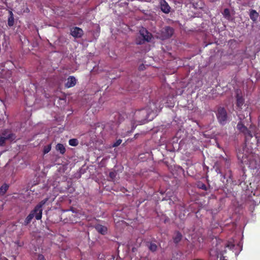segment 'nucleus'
<instances>
[{
    "instance_id": "obj_10",
    "label": "nucleus",
    "mask_w": 260,
    "mask_h": 260,
    "mask_svg": "<svg viewBox=\"0 0 260 260\" xmlns=\"http://www.w3.org/2000/svg\"><path fill=\"white\" fill-rule=\"evenodd\" d=\"M70 34L75 38H80L83 36L84 32L82 28L75 26L71 28Z\"/></svg>"
},
{
    "instance_id": "obj_16",
    "label": "nucleus",
    "mask_w": 260,
    "mask_h": 260,
    "mask_svg": "<svg viewBox=\"0 0 260 260\" xmlns=\"http://www.w3.org/2000/svg\"><path fill=\"white\" fill-rule=\"evenodd\" d=\"M182 238V235L179 232H176L173 237V242L176 244H178Z\"/></svg>"
},
{
    "instance_id": "obj_5",
    "label": "nucleus",
    "mask_w": 260,
    "mask_h": 260,
    "mask_svg": "<svg viewBox=\"0 0 260 260\" xmlns=\"http://www.w3.org/2000/svg\"><path fill=\"white\" fill-rule=\"evenodd\" d=\"M215 242V247L213 246V248L210 249L209 252L211 260H217L218 258L219 252L222 250V248L225 247V246H229V245H226L225 243L219 239L215 238V241H213V244H214Z\"/></svg>"
},
{
    "instance_id": "obj_19",
    "label": "nucleus",
    "mask_w": 260,
    "mask_h": 260,
    "mask_svg": "<svg viewBox=\"0 0 260 260\" xmlns=\"http://www.w3.org/2000/svg\"><path fill=\"white\" fill-rule=\"evenodd\" d=\"M56 149L57 151H59L61 154H63L66 152V148L63 144H57L56 146Z\"/></svg>"
},
{
    "instance_id": "obj_31",
    "label": "nucleus",
    "mask_w": 260,
    "mask_h": 260,
    "mask_svg": "<svg viewBox=\"0 0 260 260\" xmlns=\"http://www.w3.org/2000/svg\"><path fill=\"white\" fill-rule=\"evenodd\" d=\"M15 244H16L19 247H22L23 245V243L20 242L19 240L15 241Z\"/></svg>"
},
{
    "instance_id": "obj_2",
    "label": "nucleus",
    "mask_w": 260,
    "mask_h": 260,
    "mask_svg": "<svg viewBox=\"0 0 260 260\" xmlns=\"http://www.w3.org/2000/svg\"><path fill=\"white\" fill-rule=\"evenodd\" d=\"M237 157L242 164L251 169H260V157L258 155L249 153L242 149L239 150Z\"/></svg>"
},
{
    "instance_id": "obj_14",
    "label": "nucleus",
    "mask_w": 260,
    "mask_h": 260,
    "mask_svg": "<svg viewBox=\"0 0 260 260\" xmlns=\"http://www.w3.org/2000/svg\"><path fill=\"white\" fill-rule=\"evenodd\" d=\"M95 229L99 233L102 235H105L107 232V227L101 224L96 225Z\"/></svg>"
},
{
    "instance_id": "obj_29",
    "label": "nucleus",
    "mask_w": 260,
    "mask_h": 260,
    "mask_svg": "<svg viewBox=\"0 0 260 260\" xmlns=\"http://www.w3.org/2000/svg\"><path fill=\"white\" fill-rule=\"evenodd\" d=\"M122 142V140L121 139L117 140L113 145V147H117Z\"/></svg>"
},
{
    "instance_id": "obj_11",
    "label": "nucleus",
    "mask_w": 260,
    "mask_h": 260,
    "mask_svg": "<svg viewBox=\"0 0 260 260\" xmlns=\"http://www.w3.org/2000/svg\"><path fill=\"white\" fill-rule=\"evenodd\" d=\"M77 83V80L74 76H70L65 84V86L67 88H71L74 86Z\"/></svg>"
},
{
    "instance_id": "obj_4",
    "label": "nucleus",
    "mask_w": 260,
    "mask_h": 260,
    "mask_svg": "<svg viewBox=\"0 0 260 260\" xmlns=\"http://www.w3.org/2000/svg\"><path fill=\"white\" fill-rule=\"evenodd\" d=\"M236 109L240 119L247 118L250 115V110L245 104V100L239 93L236 94Z\"/></svg>"
},
{
    "instance_id": "obj_6",
    "label": "nucleus",
    "mask_w": 260,
    "mask_h": 260,
    "mask_svg": "<svg viewBox=\"0 0 260 260\" xmlns=\"http://www.w3.org/2000/svg\"><path fill=\"white\" fill-rule=\"evenodd\" d=\"M48 199H49L47 198L40 202L30 212V213H32L34 217H35L37 220H39L41 219L43 211L42 207L47 203Z\"/></svg>"
},
{
    "instance_id": "obj_21",
    "label": "nucleus",
    "mask_w": 260,
    "mask_h": 260,
    "mask_svg": "<svg viewBox=\"0 0 260 260\" xmlns=\"http://www.w3.org/2000/svg\"><path fill=\"white\" fill-rule=\"evenodd\" d=\"M34 217L32 213H29L28 215L25 218L23 224L25 225H28Z\"/></svg>"
},
{
    "instance_id": "obj_32",
    "label": "nucleus",
    "mask_w": 260,
    "mask_h": 260,
    "mask_svg": "<svg viewBox=\"0 0 260 260\" xmlns=\"http://www.w3.org/2000/svg\"><path fill=\"white\" fill-rule=\"evenodd\" d=\"M138 136H139V134H136L135 135L134 138L135 139H137L138 138Z\"/></svg>"
},
{
    "instance_id": "obj_15",
    "label": "nucleus",
    "mask_w": 260,
    "mask_h": 260,
    "mask_svg": "<svg viewBox=\"0 0 260 260\" xmlns=\"http://www.w3.org/2000/svg\"><path fill=\"white\" fill-rule=\"evenodd\" d=\"M249 16L253 22H255L259 16V14L255 10L251 9L250 11Z\"/></svg>"
},
{
    "instance_id": "obj_28",
    "label": "nucleus",
    "mask_w": 260,
    "mask_h": 260,
    "mask_svg": "<svg viewBox=\"0 0 260 260\" xmlns=\"http://www.w3.org/2000/svg\"><path fill=\"white\" fill-rule=\"evenodd\" d=\"M6 139L2 136H0V146H4L5 144Z\"/></svg>"
},
{
    "instance_id": "obj_12",
    "label": "nucleus",
    "mask_w": 260,
    "mask_h": 260,
    "mask_svg": "<svg viewBox=\"0 0 260 260\" xmlns=\"http://www.w3.org/2000/svg\"><path fill=\"white\" fill-rule=\"evenodd\" d=\"M1 136L5 137L6 140H13L15 138V135L7 129L3 131L1 133Z\"/></svg>"
},
{
    "instance_id": "obj_17",
    "label": "nucleus",
    "mask_w": 260,
    "mask_h": 260,
    "mask_svg": "<svg viewBox=\"0 0 260 260\" xmlns=\"http://www.w3.org/2000/svg\"><path fill=\"white\" fill-rule=\"evenodd\" d=\"M147 245L149 250L152 252H155L157 249V246L156 244L152 242H148Z\"/></svg>"
},
{
    "instance_id": "obj_1",
    "label": "nucleus",
    "mask_w": 260,
    "mask_h": 260,
    "mask_svg": "<svg viewBox=\"0 0 260 260\" xmlns=\"http://www.w3.org/2000/svg\"><path fill=\"white\" fill-rule=\"evenodd\" d=\"M160 110V109L157 107L156 103L154 102H150L144 108L136 110L131 120L132 130L135 129L139 125L144 124L152 120Z\"/></svg>"
},
{
    "instance_id": "obj_26",
    "label": "nucleus",
    "mask_w": 260,
    "mask_h": 260,
    "mask_svg": "<svg viewBox=\"0 0 260 260\" xmlns=\"http://www.w3.org/2000/svg\"><path fill=\"white\" fill-rule=\"evenodd\" d=\"M51 149V144H50L47 146H45L44 148L43 153L44 154L48 153Z\"/></svg>"
},
{
    "instance_id": "obj_7",
    "label": "nucleus",
    "mask_w": 260,
    "mask_h": 260,
    "mask_svg": "<svg viewBox=\"0 0 260 260\" xmlns=\"http://www.w3.org/2000/svg\"><path fill=\"white\" fill-rule=\"evenodd\" d=\"M230 166V160L228 158L220 156L219 159L214 162V168L218 174H221V168L222 167L228 168Z\"/></svg>"
},
{
    "instance_id": "obj_18",
    "label": "nucleus",
    "mask_w": 260,
    "mask_h": 260,
    "mask_svg": "<svg viewBox=\"0 0 260 260\" xmlns=\"http://www.w3.org/2000/svg\"><path fill=\"white\" fill-rule=\"evenodd\" d=\"M9 16L8 20V25L9 26H13L14 24V18L13 16V14L12 11H9Z\"/></svg>"
},
{
    "instance_id": "obj_30",
    "label": "nucleus",
    "mask_w": 260,
    "mask_h": 260,
    "mask_svg": "<svg viewBox=\"0 0 260 260\" xmlns=\"http://www.w3.org/2000/svg\"><path fill=\"white\" fill-rule=\"evenodd\" d=\"M37 260H46V259L43 254H39L38 255Z\"/></svg>"
},
{
    "instance_id": "obj_13",
    "label": "nucleus",
    "mask_w": 260,
    "mask_h": 260,
    "mask_svg": "<svg viewBox=\"0 0 260 260\" xmlns=\"http://www.w3.org/2000/svg\"><path fill=\"white\" fill-rule=\"evenodd\" d=\"M160 9L161 10L166 14H168L170 12V7L168 5V4L165 1H164L161 2L160 5Z\"/></svg>"
},
{
    "instance_id": "obj_24",
    "label": "nucleus",
    "mask_w": 260,
    "mask_h": 260,
    "mask_svg": "<svg viewBox=\"0 0 260 260\" xmlns=\"http://www.w3.org/2000/svg\"><path fill=\"white\" fill-rule=\"evenodd\" d=\"M70 145L72 146H76L78 145V140L77 139H71L69 141Z\"/></svg>"
},
{
    "instance_id": "obj_20",
    "label": "nucleus",
    "mask_w": 260,
    "mask_h": 260,
    "mask_svg": "<svg viewBox=\"0 0 260 260\" xmlns=\"http://www.w3.org/2000/svg\"><path fill=\"white\" fill-rule=\"evenodd\" d=\"M117 176V172L116 171H111L109 173V177L110 180L115 182L116 180V177Z\"/></svg>"
},
{
    "instance_id": "obj_25",
    "label": "nucleus",
    "mask_w": 260,
    "mask_h": 260,
    "mask_svg": "<svg viewBox=\"0 0 260 260\" xmlns=\"http://www.w3.org/2000/svg\"><path fill=\"white\" fill-rule=\"evenodd\" d=\"M222 14L224 16V17L227 19L230 18V17H231L230 10L228 8L224 9Z\"/></svg>"
},
{
    "instance_id": "obj_33",
    "label": "nucleus",
    "mask_w": 260,
    "mask_h": 260,
    "mask_svg": "<svg viewBox=\"0 0 260 260\" xmlns=\"http://www.w3.org/2000/svg\"><path fill=\"white\" fill-rule=\"evenodd\" d=\"M139 70H143V68H142V66H140L139 67Z\"/></svg>"
},
{
    "instance_id": "obj_3",
    "label": "nucleus",
    "mask_w": 260,
    "mask_h": 260,
    "mask_svg": "<svg viewBox=\"0 0 260 260\" xmlns=\"http://www.w3.org/2000/svg\"><path fill=\"white\" fill-rule=\"evenodd\" d=\"M237 128L244 135L246 141H249L254 136L257 143L260 145V131H258L255 125H251L248 128L241 122H240L237 124Z\"/></svg>"
},
{
    "instance_id": "obj_23",
    "label": "nucleus",
    "mask_w": 260,
    "mask_h": 260,
    "mask_svg": "<svg viewBox=\"0 0 260 260\" xmlns=\"http://www.w3.org/2000/svg\"><path fill=\"white\" fill-rule=\"evenodd\" d=\"M145 31L146 32V34H147V35H145L144 34H142V33L141 34V35L143 37L145 41H147V42L150 41V40H151V37H152L151 35L150 34H149L146 30H145Z\"/></svg>"
},
{
    "instance_id": "obj_8",
    "label": "nucleus",
    "mask_w": 260,
    "mask_h": 260,
    "mask_svg": "<svg viewBox=\"0 0 260 260\" xmlns=\"http://www.w3.org/2000/svg\"><path fill=\"white\" fill-rule=\"evenodd\" d=\"M174 32V29L170 26H167L162 28L158 34L159 38L161 40H164L170 38L173 36Z\"/></svg>"
},
{
    "instance_id": "obj_22",
    "label": "nucleus",
    "mask_w": 260,
    "mask_h": 260,
    "mask_svg": "<svg viewBox=\"0 0 260 260\" xmlns=\"http://www.w3.org/2000/svg\"><path fill=\"white\" fill-rule=\"evenodd\" d=\"M8 188L9 186L6 184H5L3 185H2L0 187V194L2 195L4 194L8 189Z\"/></svg>"
},
{
    "instance_id": "obj_27",
    "label": "nucleus",
    "mask_w": 260,
    "mask_h": 260,
    "mask_svg": "<svg viewBox=\"0 0 260 260\" xmlns=\"http://www.w3.org/2000/svg\"><path fill=\"white\" fill-rule=\"evenodd\" d=\"M198 187L204 190H207V187L206 185L202 182H199L198 184Z\"/></svg>"
},
{
    "instance_id": "obj_9",
    "label": "nucleus",
    "mask_w": 260,
    "mask_h": 260,
    "mask_svg": "<svg viewBox=\"0 0 260 260\" xmlns=\"http://www.w3.org/2000/svg\"><path fill=\"white\" fill-rule=\"evenodd\" d=\"M216 116L220 124L224 125L226 123L228 115L226 111L224 108L220 107L218 109Z\"/></svg>"
}]
</instances>
